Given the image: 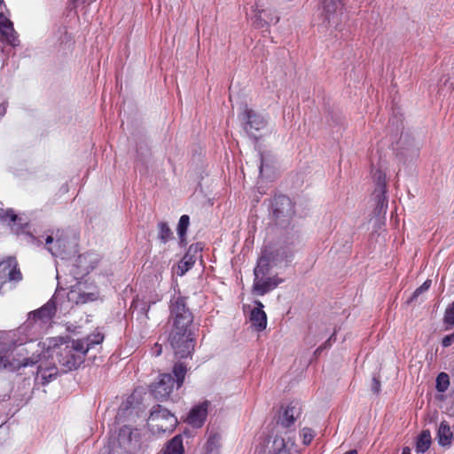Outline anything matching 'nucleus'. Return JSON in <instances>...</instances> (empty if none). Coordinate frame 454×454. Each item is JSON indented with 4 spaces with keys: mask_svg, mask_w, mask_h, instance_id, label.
I'll use <instances>...</instances> for the list:
<instances>
[{
    "mask_svg": "<svg viewBox=\"0 0 454 454\" xmlns=\"http://www.w3.org/2000/svg\"><path fill=\"white\" fill-rule=\"evenodd\" d=\"M150 419L152 421H157L160 419H164L168 422L169 427L176 426L177 419L176 418L170 413V411L165 408H162L161 405L153 406L150 413Z\"/></svg>",
    "mask_w": 454,
    "mask_h": 454,
    "instance_id": "obj_18",
    "label": "nucleus"
},
{
    "mask_svg": "<svg viewBox=\"0 0 454 454\" xmlns=\"http://www.w3.org/2000/svg\"><path fill=\"white\" fill-rule=\"evenodd\" d=\"M162 352L161 345L156 343L154 347L152 348V354L155 356H159Z\"/></svg>",
    "mask_w": 454,
    "mask_h": 454,
    "instance_id": "obj_36",
    "label": "nucleus"
},
{
    "mask_svg": "<svg viewBox=\"0 0 454 454\" xmlns=\"http://www.w3.org/2000/svg\"><path fill=\"white\" fill-rule=\"evenodd\" d=\"M301 414V407L298 403H291L279 411L277 425L283 428H289Z\"/></svg>",
    "mask_w": 454,
    "mask_h": 454,
    "instance_id": "obj_10",
    "label": "nucleus"
},
{
    "mask_svg": "<svg viewBox=\"0 0 454 454\" xmlns=\"http://www.w3.org/2000/svg\"><path fill=\"white\" fill-rule=\"evenodd\" d=\"M450 335L453 336V338H454V332Z\"/></svg>",
    "mask_w": 454,
    "mask_h": 454,
    "instance_id": "obj_45",
    "label": "nucleus"
},
{
    "mask_svg": "<svg viewBox=\"0 0 454 454\" xmlns=\"http://www.w3.org/2000/svg\"><path fill=\"white\" fill-rule=\"evenodd\" d=\"M0 33L7 43L13 47L19 45L20 41L14 30L13 23L9 16L5 15L2 11L0 12Z\"/></svg>",
    "mask_w": 454,
    "mask_h": 454,
    "instance_id": "obj_11",
    "label": "nucleus"
},
{
    "mask_svg": "<svg viewBox=\"0 0 454 454\" xmlns=\"http://www.w3.org/2000/svg\"><path fill=\"white\" fill-rule=\"evenodd\" d=\"M201 251H202L201 244L196 243V244H192L189 247V248L185 254L191 255L192 257L195 258V260H197L198 255L200 254Z\"/></svg>",
    "mask_w": 454,
    "mask_h": 454,
    "instance_id": "obj_31",
    "label": "nucleus"
},
{
    "mask_svg": "<svg viewBox=\"0 0 454 454\" xmlns=\"http://www.w3.org/2000/svg\"><path fill=\"white\" fill-rule=\"evenodd\" d=\"M301 436L302 438L303 444L309 445L312 442L315 434L310 428L304 427L301 432Z\"/></svg>",
    "mask_w": 454,
    "mask_h": 454,
    "instance_id": "obj_30",
    "label": "nucleus"
},
{
    "mask_svg": "<svg viewBox=\"0 0 454 454\" xmlns=\"http://www.w3.org/2000/svg\"><path fill=\"white\" fill-rule=\"evenodd\" d=\"M344 454H357V451L356 450H350Z\"/></svg>",
    "mask_w": 454,
    "mask_h": 454,
    "instance_id": "obj_42",
    "label": "nucleus"
},
{
    "mask_svg": "<svg viewBox=\"0 0 454 454\" xmlns=\"http://www.w3.org/2000/svg\"><path fill=\"white\" fill-rule=\"evenodd\" d=\"M190 225V217L187 215H183L178 222L176 231L181 242L184 241L188 227Z\"/></svg>",
    "mask_w": 454,
    "mask_h": 454,
    "instance_id": "obj_25",
    "label": "nucleus"
},
{
    "mask_svg": "<svg viewBox=\"0 0 454 454\" xmlns=\"http://www.w3.org/2000/svg\"><path fill=\"white\" fill-rule=\"evenodd\" d=\"M453 433L446 421H442L437 430V440L440 446L445 447L451 444Z\"/></svg>",
    "mask_w": 454,
    "mask_h": 454,
    "instance_id": "obj_19",
    "label": "nucleus"
},
{
    "mask_svg": "<svg viewBox=\"0 0 454 454\" xmlns=\"http://www.w3.org/2000/svg\"><path fill=\"white\" fill-rule=\"evenodd\" d=\"M293 258V252L289 247H266L254 270L253 292L257 295H264L275 289L283 279L278 276L270 277L274 268L286 267Z\"/></svg>",
    "mask_w": 454,
    "mask_h": 454,
    "instance_id": "obj_2",
    "label": "nucleus"
},
{
    "mask_svg": "<svg viewBox=\"0 0 454 454\" xmlns=\"http://www.w3.org/2000/svg\"><path fill=\"white\" fill-rule=\"evenodd\" d=\"M145 316L147 317V313H148V309H145Z\"/></svg>",
    "mask_w": 454,
    "mask_h": 454,
    "instance_id": "obj_43",
    "label": "nucleus"
},
{
    "mask_svg": "<svg viewBox=\"0 0 454 454\" xmlns=\"http://www.w3.org/2000/svg\"><path fill=\"white\" fill-rule=\"evenodd\" d=\"M84 270H85L86 272H88V271H89V267H86V268L84 269Z\"/></svg>",
    "mask_w": 454,
    "mask_h": 454,
    "instance_id": "obj_44",
    "label": "nucleus"
},
{
    "mask_svg": "<svg viewBox=\"0 0 454 454\" xmlns=\"http://www.w3.org/2000/svg\"><path fill=\"white\" fill-rule=\"evenodd\" d=\"M372 390L373 391V393L375 394H379L380 391V382L379 380H377L376 378H373L372 379Z\"/></svg>",
    "mask_w": 454,
    "mask_h": 454,
    "instance_id": "obj_34",
    "label": "nucleus"
},
{
    "mask_svg": "<svg viewBox=\"0 0 454 454\" xmlns=\"http://www.w3.org/2000/svg\"><path fill=\"white\" fill-rule=\"evenodd\" d=\"M221 448V435L218 433H211L205 445V454H219Z\"/></svg>",
    "mask_w": 454,
    "mask_h": 454,
    "instance_id": "obj_21",
    "label": "nucleus"
},
{
    "mask_svg": "<svg viewBox=\"0 0 454 454\" xmlns=\"http://www.w3.org/2000/svg\"><path fill=\"white\" fill-rule=\"evenodd\" d=\"M333 334L325 343L324 347H319L317 349V352L318 351H321L324 348H326L328 345H330V342L332 341V340L333 339Z\"/></svg>",
    "mask_w": 454,
    "mask_h": 454,
    "instance_id": "obj_37",
    "label": "nucleus"
},
{
    "mask_svg": "<svg viewBox=\"0 0 454 454\" xmlns=\"http://www.w3.org/2000/svg\"><path fill=\"white\" fill-rule=\"evenodd\" d=\"M430 286H431V280H429V279L426 280L419 287H418L414 291L411 298L412 299L417 298L419 294L427 291L429 289Z\"/></svg>",
    "mask_w": 454,
    "mask_h": 454,
    "instance_id": "obj_32",
    "label": "nucleus"
},
{
    "mask_svg": "<svg viewBox=\"0 0 454 454\" xmlns=\"http://www.w3.org/2000/svg\"><path fill=\"white\" fill-rule=\"evenodd\" d=\"M402 454H411V449L409 447H404L403 449Z\"/></svg>",
    "mask_w": 454,
    "mask_h": 454,
    "instance_id": "obj_40",
    "label": "nucleus"
},
{
    "mask_svg": "<svg viewBox=\"0 0 454 454\" xmlns=\"http://www.w3.org/2000/svg\"><path fill=\"white\" fill-rule=\"evenodd\" d=\"M6 9V5L4 4V0H0V12H4V10Z\"/></svg>",
    "mask_w": 454,
    "mask_h": 454,
    "instance_id": "obj_39",
    "label": "nucleus"
},
{
    "mask_svg": "<svg viewBox=\"0 0 454 454\" xmlns=\"http://www.w3.org/2000/svg\"><path fill=\"white\" fill-rule=\"evenodd\" d=\"M99 297V292L97 286H87L79 283L74 286L68 293V301H74L76 304H84L90 301H94Z\"/></svg>",
    "mask_w": 454,
    "mask_h": 454,
    "instance_id": "obj_7",
    "label": "nucleus"
},
{
    "mask_svg": "<svg viewBox=\"0 0 454 454\" xmlns=\"http://www.w3.org/2000/svg\"><path fill=\"white\" fill-rule=\"evenodd\" d=\"M55 311V303L50 300L28 314L27 321L12 333L8 347L0 352V369L17 371L55 355L63 371L75 370L83 363L87 352L104 340V335L97 330L83 339L55 337L36 343L38 336L51 325Z\"/></svg>",
    "mask_w": 454,
    "mask_h": 454,
    "instance_id": "obj_1",
    "label": "nucleus"
},
{
    "mask_svg": "<svg viewBox=\"0 0 454 454\" xmlns=\"http://www.w3.org/2000/svg\"><path fill=\"white\" fill-rule=\"evenodd\" d=\"M45 243L48 251L53 256H61L62 258H64V256L67 253L69 241L64 236L63 232H59V231H58L55 238H53L52 236H48L45 239Z\"/></svg>",
    "mask_w": 454,
    "mask_h": 454,
    "instance_id": "obj_9",
    "label": "nucleus"
},
{
    "mask_svg": "<svg viewBox=\"0 0 454 454\" xmlns=\"http://www.w3.org/2000/svg\"><path fill=\"white\" fill-rule=\"evenodd\" d=\"M183 437L181 434L174 436L166 445L164 454H184Z\"/></svg>",
    "mask_w": 454,
    "mask_h": 454,
    "instance_id": "obj_20",
    "label": "nucleus"
},
{
    "mask_svg": "<svg viewBox=\"0 0 454 454\" xmlns=\"http://www.w3.org/2000/svg\"><path fill=\"white\" fill-rule=\"evenodd\" d=\"M296 451L294 440L290 436H276L268 447V454H294Z\"/></svg>",
    "mask_w": 454,
    "mask_h": 454,
    "instance_id": "obj_12",
    "label": "nucleus"
},
{
    "mask_svg": "<svg viewBox=\"0 0 454 454\" xmlns=\"http://www.w3.org/2000/svg\"><path fill=\"white\" fill-rule=\"evenodd\" d=\"M22 274L15 258L8 257L0 262V289L7 283H18Z\"/></svg>",
    "mask_w": 454,
    "mask_h": 454,
    "instance_id": "obj_8",
    "label": "nucleus"
},
{
    "mask_svg": "<svg viewBox=\"0 0 454 454\" xmlns=\"http://www.w3.org/2000/svg\"><path fill=\"white\" fill-rule=\"evenodd\" d=\"M271 208L274 217L280 224L288 222L294 215V203L286 195L276 196L271 203Z\"/></svg>",
    "mask_w": 454,
    "mask_h": 454,
    "instance_id": "obj_6",
    "label": "nucleus"
},
{
    "mask_svg": "<svg viewBox=\"0 0 454 454\" xmlns=\"http://www.w3.org/2000/svg\"><path fill=\"white\" fill-rule=\"evenodd\" d=\"M454 342V338L450 334L444 336V338L442 340V345L444 348L450 347Z\"/></svg>",
    "mask_w": 454,
    "mask_h": 454,
    "instance_id": "obj_33",
    "label": "nucleus"
},
{
    "mask_svg": "<svg viewBox=\"0 0 454 454\" xmlns=\"http://www.w3.org/2000/svg\"><path fill=\"white\" fill-rule=\"evenodd\" d=\"M452 439H454V432H453V437H452Z\"/></svg>",
    "mask_w": 454,
    "mask_h": 454,
    "instance_id": "obj_46",
    "label": "nucleus"
},
{
    "mask_svg": "<svg viewBox=\"0 0 454 454\" xmlns=\"http://www.w3.org/2000/svg\"><path fill=\"white\" fill-rule=\"evenodd\" d=\"M323 4L325 20L329 25L337 26L340 21L339 15L342 13V0H323Z\"/></svg>",
    "mask_w": 454,
    "mask_h": 454,
    "instance_id": "obj_13",
    "label": "nucleus"
},
{
    "mask_svg": "<svg viewBox=\"0 0 454 454\" xmlns=\"http://www.w3.org/2000/svg\"><path fill=\"white\" fill-rule=\"evenodd\" d=\"M86 259L85 254H82L78 256V262L79 263H82Z\"/></svg>",
    "mask_w": 454,
    "mask_h": 454,
    "instance_id": "obj_41",
    "label": "nucleus"
},
{
    "mask_svg": "<svg viewBox=\"0 0 454 454\" xmlns=\"http://www.w3.org/2000/svg\"><path fill=\"white\" fill-rule=\"evenodd\" d=\"M432 438L428 429L423 430L417 438L416 451L425 453L431 446Z\"/></svg>",
    "mask_w": 454,
    "mask_h": 454,
    "instance_id": "obj_22",
    "label": "nucleus"
},
{
    "mask_svg": "<svg viewBox=\"0 0 454 454\" xmlns=\"http://www.w3.org/2000/svg\"><path fill=\"white\" fill-rule=\"evenodd\" d=\"M38 376L42 380V384H47L54 379L58 373V370L55 366L43 367V364L38 366Z\"/></svg>",
    "mask_w": 454,
    "mask_h": 454,
    "instance_id": "obj_23",
    "label": "nucleus"
},
{
    "mask_svg": "<svg viewBox=\"0 0 454 454\" xmlns=\"http://www.w3.org/2000/svg\"><path fill=\"white\" fill-rule=\"evenodd\" d=\"M450 385L449 376L445 372H441L436 378V388L439 392H444Z\"/></svg>",
    "mask_w": 454,
    "mask_h": 454,
    "instance_id": "obj_27",
    "label": "nucleus"
},
{
    "mask_svg": "<svg viewBox=\"0 0 454 454\" xmlns=\"http://www.w3.org/2000/svg\"><path fill=\"white\" fill-rule=\"evenodd\" d=\"M373 178L376 182L375 192H377V206L380 208H387V201L386 197V175L381 170L377 169L373 174Z\"/></svg>",
    "mask_w": 454,
    "mask_h": 454,
    "instance_id": "obj_15",
    "label": "nucleus"
},
{
    "mask_svg": "<svg viewBox=\"0 0 454 454\" xmlns=\"http://www.w3.org/2000/svg\"><path fill=\"white\" fill-rule=\"evenodd\" d=\"M6 113V106L4 104L0 105V118L3 117Z\"/></svg>",
    "mask_w": 454,
    "mask_h": 454,
    "instance_id": "obj_38",
    "label": "nucleus"
},
{
    "mask_svg": "<svg viewBox=\"0 0 454 454\" xmlns=\"http://www.w3.org/2000/svg\"><path fill=\"white\" fill-rule=\"evenodd\" d=\"M96 0H74V8H78L80 5H90Z\"/></svg>",
    "mask_w": 454,
    "mask_h": 454,
    "instance_id": "obj_35",
    "label": "nucleus"
},
{
    "mask_svg": "<svg viewBox=\"0 0 454 454\" xmlns=\"http://www.w3.org/2000/svg\"><path fill=\"white\" fill-rule=\"evenodd\" d=\"M186 372L187 369L184 364H175L174 377L169 373L161 374L159 380L151 386L152 395L158 401L168 399L175 386L179 388L183 385Z\"/></svg>",
    "mask_w": 454,
    "mask_h": 454,
    "instance_id": "obj_4",
    "label": "nucleus"
},
{
    "mask_svg": "<svg viewBox=\"0 0 454 454\" xmlns=\"http://www.w3.org/2000/svg\"><path fill=\"white\" fill-rule=\"evenodd\" d=\"M196 260L189 254H184L176 267V275L182 277L192 268Z\"/></svg>",
    "mask_w": 454,
    "mask_h": 454,
    "instance_id": "obj_24",
    "label": "nucleus"
},
{
    "mask_svg": "<svg viewBox=\"0 0 454 454\" xmlns=\"http://www.w3.org/2000/svg\"><path fill=\"white\" fill-rule=\"evenodd\" d=\"M256 307L251 311L250 320L257 331H263L267 326V316L263 311V304L257 301Z\"/></svg>",
    "mask_w": 454,
    "mask_h": 454,
    "instance_id": "obj_17",
    "label": "nucleus"
},
{
    "mask_svg": "<svg viewBox=\"0 0 454 454\" xmlns=\"http://www.w3.org/2000/svg\"><path fill=\"white\" fill-rule=\"evenodd\" d=\"M170 317L173 321L168 342L176 357L185 358L193 351V340L189 330L193 316L186 307L185 299L174 296L170 301Z\"/></svg>",
    "mask_w": 454,
    "mask_h": 454,
    "instance_id": "obj_3",
    "label": "nucleus"
},
{
    "mask_svg": "<svg viewBox=\"0 0 454 454\" xmlns=\"http://www.w3.org/2000/svg\"><path fill=\"white\" fill-rule=\"evenodd\" d=\"M158 230H159L158 239L162 243H167L168 241H169L172 239L173 233L167 223H165V222L159 223Z\"/></svg>",
    "mask_w": 454,
    "mask_h": 454,
    "instance_id": "obj_26",
    "label": "nucleus"
},
{
    "mask_svg": "<svg viewBox=\"0 0 454 454\" xmlns=\"http://www.w3.org/2000/svg\"><path fill=\"white\" fill-rule=\"evenodd\" d=\"M208 406V401L195 405L188 414L187 423L196 428L201 427L207 416Z\"/></svg>",
    "mask_w": 454,
    "mask_h": 454,
    "instance_id": "obj_14",
    "label": "nucleus"
},
{
    "mask_svg": "<svg viewBox=\"0 0 454 454\" xmlns=\"http://www.w3.org/2000/svg\"><path fill=\"white\" fill-rule=\"evenodd\" d=\"M260 174L262 175L263 171L271 168L272 158L270 153H260Z\"/></svg>",
    "mask_w": 454,
    "mask_h": 454,
    "instance_id": "obj_28",
    "label": "nucleus"
},
{
    "mask_svg": "<svg viewBox=\"0 0 454 454\" xmlns=\"http://www.w3.org/2000/svg\"><path fill=\"white\" fill-rule=\"evenodd\" d=\"M443 320L445 324L454 325V301L446 309Z\"/></svg>",
    "mask_w": 454,
    "mask_h": 454,
    "instance_id": "obj_29",
    "label": "nucleus"
},
{
    "mask_svg": "<svg viewBox=\"0 0 454 454\" xmlns=\"http://www.w3.org/2000/svg\"><path fill=\"white\" fill-rule=\"evenodd\" d=\"M18 220V215L12 209L5 210L0 206V221L6 223L15 234H20L27 227V223H17Z\"/></svg>",
    "mask_w": 454,
    "mask_h": 454,
    "instance_id": "obj_16",
    "label": "nucleus"
},
{
    "mask_svg": "<svg viewBox=\"0 0 454 454\" xmlns=\"http://www.w3.org/2000/svg\"><path fill=\"white\" fill-rule=\"evenodd\" d=\"M240 116L245 124V130L250 137H254L255 139L257 138L255 132L263 130L267 127V117L262 114L248 108L247 106H245Z\"/></svg>",
    "mask_w": 454,
    "mask_h": 454,
    "instance_id": "obj_5",
    "label": "nucleus"
}]
</instances>
